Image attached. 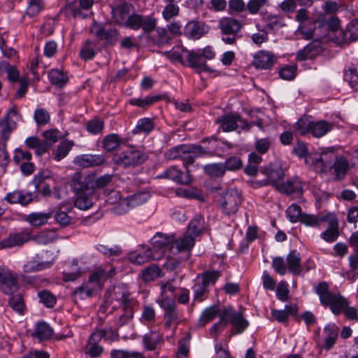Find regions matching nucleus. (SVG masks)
<instances>
[{
	"label": "nucleus",
	"instance_id": "f257e3e1",
	"mask_svg": "<svg viewBox=\"0 0 358 358\" xmlns=\"http://www.w3.org/2000/svg\"><path fill=\"white\" fill-rule=\"evenodd\" d=\"M113 303H114L112 308L118 312L116 324L117 327H121L128 324L133 318L136 301L127 292L115 291Z\"/></svg>",
	"mask_w": 358,
	"mask_h": 358
},
{
	"label": "nucleus",
	"instance_id": "0eeeda50",
	"mask_svg": "<svg viewBox=\"0 0 358 358\" xmlns=\"http://www.w3.org/2000/svg\"><path fill=\"white\" fill-rule=\"evenodd\" d=\"M157 21V19L151 15L131 13L124 27L135 31L141 28L145 33H150L155 29Z\"/></svg>",
	"mask_w": 358,
	"mask_h": 358
},
{
	"label": "nucleus",
	"instance_id": "c756f323",
	"mask_svg": "<svg viewBox=\"0 0 358 358\" xmlns=\"http://www.w3.org/2000/svg\"><path fill=\"white\" fill-rule=\"evenodd\" d=\"M331 169L333 170V174L336 179L341 180L345 177L349 169V162L345 157H336Z\"/></svg>",
	"mask_w": 358,
	"mask_h": 358
},
{
	"label": "nucleus",
	"instance_id": "a18cd8bd",
	"mask_svg": "<svg viewBox=\"0 0 358 358\" xmlns=\"http://www.w3.org/2000/svg\"><path fill=\"white\" fill-rule=\"evenodd\" d=\"M204 220L201 215L196 216L192 220L187 227L186 233L192 235L194 238L198 236L203 229Z\"/></svg>",
	"mask_w": 358,
	"mask_h": 358
},
{
	"label": "nucleus",
	"instance_id": "6e6d98bb",
	"mask_svg": "<svg viewBox=\"0 0 358 358\" xmlns=\"http://www.w3.org/2000/svg\"><path fill=\"white\" fill-rule=\"evenodd\" d=\"M73 145V143L71 141L67 140L62 141L57 147L54 159L56 161H60L64 158L69 154Z\"/></svg>",
	"mask_w": 358,
	"mask_h": 358
},
{
	"label": "nucleus",
	"instance_id": "4468645a",
	"mask_svg": "<svg viewBox=\"0 0 358 358\" xmlns=\"http://www.w3.org/2000/svg\"><path fill=\"white\" fill-rule=\"evenodd\" d=\"M225 320L232 326V334H242L248 327V321L244 318L242 312H237L232 309H226L224 311Z\"/></svg>",
	"mask_w": 358,
	"mask_h": 358
},
{
	"label": "nucleus",
	"instance_id": "69168bd1",
	"mask_svg": "<svg viewBox=\"0 0 358 358\" xmlns=\"http://www.w3.org/2000/svg\"><path fill=\"white\" fill-rule=\"evenodd\" d=\"M220 271H208L201 274V282L205 284L208 287L215 282L220 277Z\"/></svg>",
	"mask_w": 358,
	"mask_h": 358
},
{
	"label": "nucleus",
	"instance_id": "c03bdc74",
	"mask_svg": "<svg viewBox=\"0 0 358 358\" xmlns=\"http://www.w3.org/2000/svg\"><path fill=\"white\" fill-rule=\"evenodd\" d=\"M45 8L44 0H29L25 15L30 17L37 16Z\"/></svg>",
	"mask_w": 358,
	"mask_h": 358
},
{
	"label": "nucleus",
	"instance_id": "473e14b6",
	"mask_svg": "<svg viewBox=\"0 0 358 358\" xmlns=\"http://www.w3.org/2000/svg\"><path fill=\"white\" fill-rule=\"evenodd\" d=\"M195 238L192 235L185 233L182 237L175 240V245L178 252L189 251L194 247Z\"/></svg>",
	"mask_w": 358,
	"mask_h": 358
},
{
	"label": "nucleus",
	"instance_id": "6e6552de",
	"mask_svg": "<svg viewBox=\"0 0 358 358\" xmlns=\"http://www.w3.org/2000/svg\"><path fill=\"white\" fill-rule=\"evenodd\" d=\"M19 109L17 106L13 105L6 115L0 120V136L6 141L12 131L17 127V122L20 119Z\"/></svg>",
	"mask_w": 358,
	"mask_h": 358
},
{
	"label": "nucleus",
	"instance_id": "4c0bfd02",
	"mask_svg": "<svg viewBox=\"0 0 358 358\" xmlns=\"http://www.w3.org/2000/svg\"><path fill=\"white\" fill-rule=\"evenodd\" d=\"M99 341H94L92 339V334L88 338L87 343L84 348L85 354L90 356L92 358L99 357L103 352L102 346L98 345Z\"/></svg>",
	"mask_w": 358,
	"mask_h": 358
},
{
	"label": "nucleus",
	"instance_id": "052dcab7",
	"mask_svg": "<svg viewBox=\"0 0 358 358\" xmlns=\"http://www.w3.org/2000/svg\"><path fill=\"white\" fill-rule=\"evenodd\" d=\"M268 4V0H249L246 3V10L250 14L256 15Z\"/></svg>",
	"mask_w": 358,
	"mask_h": 358
},
{
	"label": "nucleus",
	"instance_id": "72a5a7b5",
	"mask_svg": "<svg viewBox=\"0 0 358 358\" xmlns=\"http://www.w3.org/2000/svg\"><path fill=\"white\" fill-rule=\"evenodd\" d=\"M327 213H319L317 215L303 214L300 222L308 227H317L321 223L326 222Z\"/></svg>",
	"mask_w": 358,
	"mask_h": 358
},
{
	"label": "nucleus",
	"instance_id": "0e129e2a",
	"mask_svg": "<svg viewBox=\"0 0 358 358\" xmlns=\"http://www.w3.org/2000/svg\"><path fill=\"white\" fill-rule=\"evenodd\" d=\"M160 273L161 270L157 266L152 265L143 270L142 278L145 282L152 281L159 277Z\"/></svg>",
	"mask_w": 358,
	"mask_h": 358
},
{
	"label": "nucleus",
	"instance_id": "09e8293b",
	"mask_svg": "<svg viewBox=\"0 0 358 358\" xmlns=\"http://www.w3.org/2000/svg\"><path fill=\"white\" fill-rule=\"evenodd\" d=\"M167 3L162 11V16L165 20L169 21L177 16L179 13V6L174 3L175 0H164Z\"/></svg>",
	"mask_w": 358,
	"mask_h": 358
},
{
	"label": "nucleus",
	"instance_id": "bb28decb",
	"mask_svg": "<svg viewBox=\"0 0 358 358\" xmlns=\"http://www.w3.org/2000/svg\"><path fill=\"white\" fill-rule=\"evenodd\" d=\"M189 150L187 154H183L180 159L183 161V165L185 166L186 170L188 166L192 164L194 162L195 157H201L206 155L208 152L201 145H189Z\"/></svg>",
	"mask_w": 358,
	"mask_h": 358
},
{
	"label": "nucleus",
	"instance_id": "b1692460",
	"mask_svg": "<svg viewBox=\"0 0 358 358\" xmlns=\"http://www.w3.org/2000/svg\"><path fill=\"white\" fill-rule=\"evenodd\" d=\"M131 6L126 3L112 7V19L116 24L124 27L131 14Z\"/></svg>",
	"mask_w": 358,
	"mask_h": 358
},
{
	"label": "nucleus",
	"instance_id": "f3484780",
	"mask_svg": "<svg viewBox=\"0 0 358 358\" xmlns=\"http://www.w3.org/2000/svg\"><path fill=\"white\" fill-rule=\"evenodd\" d=\"M209 30V26L205 23L196 20H191L185 25L184 32L188 38L198 40L206 34Z\"/></svg>",
	"mask_w": 358,
	"mask_h": 358
},
{
	"label": "nucleus",
	"instance_id": "423d86ee",
	"mask_svg": "<svg viewBox=\"0 0 358 358\" xmlns=\"http://www.w3.org/2000/svg\"><path fill=\"white\" fill-rule=\"evenodd\" d=\"M94 0H66L65 6L60 10L66 16L86 18L91 13Z\"/></svg>",
	"mask_w": 358,
	"mask_h": 358
},
{
	"label": "nucleus",
	"instance_id": "3c124183",
	"mask_svg": "<svg viewBox=\"0 0 358 358\" xmlns=\"http://www.w3.org/2000/svg\"><path fill=\"white\" fill-rule=\"evenodd\" d=\"M34 199V197L32 193H25L20 191L8 193L5 197L7 201H32Z\"/></svg>",
	"mask_w": 358,
	"mask_h": 358
},
{
	"label": "nucleus",
	"instance_id": "ddd939ff",
	"mask_svg": "<svg viewBox=\"0 0 358 358\" xmlns=\"http://www.w3.org/2000/svg\"><path fill=\"white\" fill-rule=\"evenodd\" d=\"M220 127L225 132L232 131L238 129H249L248 123L238 115L229 114L216 120Z\"/></svg>",
	"mask_w": 358,
	"mask_h": 358
},
{
	"label": "nucleus",
	"instance_id": "412c9836",
	"mask_svg": "<svg viewBox=\"0 0 358 358\" xmlns=\"http://www.w3.org/2000/svg\"><path fill=\"white\" fill-rule=\"evenodd\" d=\"M105 158L102 155H80L76 156L73 159V164L83 167L90 168L102 164Z\"/></svg>",
	"mask_w": 358,
	"mask_h": 358
},
{
	"label": "nucleus",
	"instance_id": "c85d7f7f",
	"mask_svg": "<svg viewBox=\"0 0 358 358\" xmlns=\"http://www.w3.org/2000/svg\"><path fill=\"white\" fill-rule=\"evenodd\" d=\"M30 239V234L26 232H20L12 234L1 241L3 248H13L21 245Z\"/></svg>",
	"mask_w": 358,
	"mask_h": 358
},
{
	"label": "nucleus",
	"instance_id": "603ef678",
	"mask_svg": "<svg viewBox=\"0 0 358 358\" xmlns=\"http://www.w3.org/2000/svg\"><path fill=\"white\" fill-rule=\"evenodd\" d=\"M52 264V262H36L35 261H31L24 265L23 271L24 273L36 272L49 268Z\"/></svg>",
	"mask_w": 358,
	"mask_h": 358
},
{
	"label": "nucleus",
	"instance_id": "9d476101",
	"mask_svg": "<svg viewBox=\"0 0 358 358\" xmlns=\"http://www.w3.org/2000/svg\"><path fill=\"white\" fill-rule=\"evenodd\" d=\"M145 159V156L140 150L129 148L117 154L115 157V162L117 165L128 167L141 164Z\"/></svg>",
	"mask_w": 358,
	"mask_h": 358
},
{
	"label": "nucleus",
	"instance_id": "774afa93",
	"mask_svg": "<svg viewBox=\"0 0 358 358\" xmlns=\"http://www.w3.org/2000/svg\"><path fill=\"white\" fill-rule=\"evenodd\" d=\"M34 118L38 125H45L50 121V115L45 108H37L34 111Z\"/></svg>",
	"mask_w": 358,
	"mask_h": 358
},
{
	"label": "nucleus",
	"instance_id": "20e7f679",
	"mask_svg": "<svg viewBox=\"0 0 358 358\" xmlns=\"http://www.w3.org/2000/svg\"><path fill=\"white\" fill-rule=\"evenodd\" d=\"M334 127V122L325 120L309 121L306 119H299L296 123L295 129L301 135L310 134L313 137L321 138L331 131Z\"/></svg>",
	"mask_w": 358,
	"mask_h": 358
},
{
	"label": "nucleus",
	"instance_id": "79ce46f5",
	"mask_svg": "<svg viewBox=\"0 0 358 358\" xmlns=\"http://www.w3.org/2000/svg\"><path fill=\"white\" fill-rule=\"evenodd\" d=\"M176 194L179 197L186 199H194L199 201L204 200L203 192L199 189H185L182 188H178L176 191Z\"/></svg>",
	"mask_w": 358,
	"mask_h": 358
},
{
	"label": "nucleus",
	"instance_id": "8fccbe9b",
	"mask_svg": "<svg viewBox=\"0 0 358 358\" xmlns=\"http://www.w3.org/2000/svg\"><path fill=\"white\" fill-rule=\"evenodd\" d=\"M219 313L220 308L217 306H210L203 311L199 322L202 325H205L215 318Z\"/></svg>",
	"mask_w": 358,
	"mask_h": 358
},
{
	"label": "nucleus",
	"instance_id": "864d4df0",
	"mask_svg": "<svg viewBox=\"0 0 358 358\" xmlns=\"http://www.w3.org/2000/svg\"><path fill=\"white\" fill-rule=\"evenodd\" d=\"M344 37L346 40H358V18L352 20L347 25L344 31Z\"/></svg>",
	"mask_w": 358,
	"mask_h": 358
},
{
	"label": "nucleus",
	"instance_id": "2eb2a0df",
	"mask_svg": "<svg viewBox=\"0 0 358 358\" xmlns=\"http://www.w3.org/2000/svg\"><path fill=\"white\" fill-rule=\"evenodd\" d=\"M336 158V155L333 151L327 150L322 152L320 155L310 156L306 161L311 160L317 171L325 172L331 168L332 163L334 162Z\"/></svg>",
	"mask_w": 358,
	"mask_h": 358
},
{
	"label": "nucleus",
	"instance_id": "e2e57ef3",
	"mask_svg": "<svg viewBox=\"0 0 358 358\" xmlns=\"http://www.w3.org/2000/svg\"><path fill=\"white\" fill-rule=\"evenodd\" d=\"M119 144L120 138L116 134L107 135L103 141V148L108 151H112L116 149Z\"/></svg>",
	"mask_w": 358,
	"mask_h": 358
},
{
	"label": "nucleus",
	"instance_id": "6ab92c4d",
	"mask_svg": "<svg viewBox=\"0 0 358 358\" xmlns=\"http://www.w3.org/2000/svg\"><path fill=\"white\" fill-rule=\"evenodd\" d=\"M326 222H328V228L321 234L320 236L325 241L332 243L339 236L338 220L335 214L328 213Z\"/></svg>",
	"mask_w": 358,
	"mask_h": 358
},
{
	"label": "nucleus",
	"instance_id": "37998d69",
	"mask_svg": "<svg viewBox=\"0 0 358 358\" xmlns=\"http://www.w3.org/2000/svg\"><path fill=\"white\" fill-rule=\"evenodd\" d=\"M50 83L59 87H63L68 82V76L61 70L52 69L48 74Z\"/></svg>",
	"mask_w": 358,
	"mask_h": 358
},
{
	"label": "nucleus",
	"instance_id": "c9c22d12",
	"mask_svg": "<svg viewBox=\"0 0 358 358\" xmlns=\"http://www.w3.org/2000/svg\"><path fill=\"white\" fill-rule=\"evenodd\" d=\"M155 259L152 255V250L148 248L146 250L139 252H131L129 255V259L131 262L135 264H143L150 259Z\"/></svg>",
	"mask_w": 358,
	"mask_h": 358
},
{
	"label": "nucleus",
	"instance_id": "bf43d9fd",
	"mask_svg": "<svg viewBox=\"0 0 358 358\" xmlns=\"http://www.w3.org/2000/svg\"><path fill=\"white\" fill-rule=\"evenodd\" d=\"M94 294V289L92 288L88 284H83L78 287L73 291V295L76 299L83 300L87 298L91 297Z\"/></svg>",
	"mask_w": 358,
	"mask_h": 358
},
{
	"label": "nucleus",
	"instance_id": "f8f14e48",
	"mask_svg": "<svg viewBox=\"0 0 358 358\" xmlns=\"http://www.w3.org/2000/svg\"><path fill=\"white\" fill-rule=\"evenodd\" d=\"M90 32L99 40L105 41L110 45H114L119 37V31L116 28L107 27L96 22H94L91 25Z\"/></svg>",
	"mask_w": 358,
	"mask_h": 358
},
{
	"label": "nucleus",
	"instance_id": "cd10ccee",
	"mask_svg": "<svg viewBox=\"0 0 358 358\" xmlns=\"http://www.w3.org/2000/svg\"><path fill=\"white\" fill-rule=\"evenodd\" d=\"M287 263L289 271L294 275H299L302 271L303 267L301 264L300 253L296 250L290 251L287 255Z\"/></svg>",
	"mask_w": 358,
	"mask_h": 358
},
{
	"label": "nucleus",
	"instance_id": "f03ea898",
	"mask_svg": "<svg viewBox=\"0 0 358 358\" xmlns=\"http://www.w3.org/2000/svg\"><path fill=\"white\" fill-rule=\"evenodd\" d=\"M315 292L319 296L320 303L324 306H329L331 312L338 315L343 313L348 305V300L339 294L329 292L327 282H320L315 287Z\"/></svg>",
	"mask_w": 358,
	"mask_h": 358
},
{
	"label": "nucleus",
	"instance_id": "de8ad7c7",
	"mask_svg": "<svg viewBox=\"0 0 358 358\" xmlns=\"http://www.w3.org/2000/svg\"><path fill=\"white\" fill-rule=\"evenodd\" d=\"M155 127L154 120L149 117H143L137 122L135 128V134L145 133L149 134L151 132Z\"/></svg>",
	"mask_w": 358,
	"mask_h": 358
},
{
	"label": "nucleus",
	"instance_id": "ea45409f",
	"mask_svg": "<svg viewBox=\"0 0 358 358\" xmlns=\"http://www.w3.org/2000/svg\"><path fill=\"white\" fill-rule=\"evenodd\" d=\"M200 275L197 276V281L192 287L194 292V300L201 302L208 297V287L201 281H199Z\"/></svg>",
	"mask_w": 358,
	"mask_h": 358
},
{
	"label": "nucleus",
	"instance_id": "49530a36",
	"mask_svg": "<svg viewBox=\"0 0 358 358\" xmlns=\"http://www.w3.org/2000/svg\"><path fill=\"white\" fill-rule=\"evenodd\" d=\"M189 148L187 145H180L171 148L164 153V157L168 160L180 159L183 154L189 152Z\"/></svg>",
	"mask_w": 358,
	"mask_h": 358
},
{
	"label": "nucleus",
	"instance_id": "e433bc0d",
	"mask_svg": "<svg viewBox=\"0 0 358 358\" xmlns=\"http://www.w3.org/2000/svg\"><path fill=\"white\" fill-rule=\"evenodd\" d=\"M52 216V212L32 213L29 214L26 220L31 225L39 227L46 224Z\"/></svg>",
	"mask_w": 358,
	"mask_h": 358
},
{
	"label": "nucleus",
	"instance_id": "a211bd4d",
	"mask_svg": "<svg viewBox=\"0 0 358 358\" xmlns=\"http://www.w3.org/2000/svg\"><path fill=\"white\" fill-rule=\"evenodd\" d=\"M275 189L279 192L286 195L299 196L303 193L302 183L297 178L281 182L279 185H277Z\"/></svg>",
	"mask_w": 358,
	"mask_h": 358
},
{
	"label": "nucleus",
	"instance_id": "f704fd0d",
	"mask_svg": "<svg viewBox=\"0 0 358 358\" xmlns=\"http://www.w3.org/2000/svg\"><path fill=\"white\" fill-rule=\"evenodd\" d=\"M143 341L146 349L154 350L162 342V336L159 331H150L144 335Z\"/></svg>",
	"mask_w": 358,
	"mask_h": 358
},
{
	"label": "nucleus",
	"instance_id": "2f4dec72",
	"mask_svg": "<svg viewBox=\"0 0 358 358\" xmlns=\"http://www.w3.org/2000/svg\"><path fill=\"white\" fill-rule=\"evenodd\" d=\"M53 334L52 327L45 322H38L34 329L33 336L40 341L50 339Z\"/></svg>",
	"mask_w": 358,
	"mask_h": 358
},
{
	"label": "nucleus",
	"instance_id": "1a4fd4ad",
	"mask_svg": "<svg viewBox=\"0 0 358 358\" xmlns=\"http://www.w3.org/2000/svg\"><path fill=\"white\" fill-rule=\"evenodd\" d=\"M0 289L7 295H12L18 292V277L5 266H0Z\"/></svg>",
	"mask_w": 358,
	"mask_h": 358
},
{
	"label": "nucleus",
	"instance_id": "680f3d73",
	"mask_svg": "<svg viewBox=\"0 0 358 358\" xmlns=\"http://www.w3.org/2000/svg\"><path fill=\"white\" fill-rule=\"evenodd\" d=\"M287 217L291 222L300 221L301 216V207L296 203H293L286 210Z\"/></svg>",
	"mask_w": 358,
	"mask_h": 358
},
{
	"label": "nucleus",
	"instance_id": "a878e982",
	"mask_svg": "<svg viewBox=\"0 0 358 358\" xmlns=\"http://www.w3.org/2000/svg\"><path fill=\"white\" fill-rule=\"evenodd\" d=\"M339 328L334 324H328L324 328V348L331 349L338 337Z\"/></svg>",
	"mask_w": 358,
	"mask_h": 358
},
{
	"label": "nucleus",
	"instance_id": "7ed1b4c3",
	"mask_svg": "<svg viewBox=\"0 0 358 358\" xmlns=\"http://www.w3.org/2000/svg\"><path fill=\"white\" fill-rule=\"evenodd\" d=\"M186 59L188 66L195 70L197 73L208 72L214 73L216 71L209 67L206 59L211 60L215 57V52L211 46H206L196 51H187Z\"/></svg>",
	"mask_w": 358,
	"mask_h": 358
},
{
	"label": "nucleus",
	"instance_id": "a19ab883",
	"mask_svg": "<svg viewBox=\"0 0 358 358\" xmlns=\"http://www.w3.org/2000/svg\"><path fill=\"white\" fill-rule=\"evenodd\" d=\"M108 210L116 215H124L136 207L137 203H109Z\"/></svg>",
	"mask_w": 358,
	"mask_h": 358
},
{
	"label": "nucleus",
	"instance_id": "393cba45",
	"mask_svg": "<svg viewBox=\"0 0 358 358\" xmlns=\"http://www.w3.org/2000/svg\"><path fill=\"white\" fill-rule=\"evenodd\" d=\"M299 308L296 304L291 303L286 305L284 310H271V315L274 320L280 323L287 322L289 316H296L298 313Z\"/></svg>",
	"mask_w": 358,
	"mask_h": 358
},
{
	"label": "nucleus",
	"instance_id": "9b49d317",
	"mask_svg": "<svg viewBox=\"0 0 358 358\" xmlns=\"http://www.w3.org/2000/svg\"><path fill=\"white\" fill-rule=\"evenodd\" d=\"M159 179H168L173 182L184 185H189L193 182V176L189 170L183 172L176 166H171L156 177Z\"/></svg>",
	"mask_w": 358,
	"mask_h": 358
},
{
	"label": "nucleus",
	"instance_id": "4d7b16f0",
	"mask_svg": "<svg viewBox=\"0 0 358 358\" xmlns=\"http://www.w3.org/2000/svg\"><path fill=\"white\" fill-rule=\"evenodd\" d=\"M159 99L160 96L158 95L148 96L143 99H131L129 101V103L132 106H136L140 108H146L158 101Z\"/></svg>",
	"mask_w": 358,
	"mask_h": 358
},
{
	"label": "nucleus",
	"instance_id": "dca6fc26",
	"mask_svg": "<svg viewBox=\"0 0 358 358\" xmlns=\"http://www.w3.org/2000/svg\"><path fill=\"white\" fill-rule=\"evenodd\" d=\"M161 306L164 310L165 327L170 328L172 325L176 327L180 322V317L176 303L171 300L164 299L162 301Z\"/></svg>",
	"mask_w": 358,
	"mask_h": 358
},
{
	"label": "nucleus",
	"instance_id": "338daca9",
	"mask_svg": "<svg viewBox=\"0 0 358 358\" xmlns=\"http://www.w3.org/2000/svg\"><path fill=\"white\" fill-rule=\"evenodd\" d=\"M9 299V306L10 308L20 314H23L24 310V303L22 296L19 294H12Z\"/></svg>",
	"mask_w": 358,
	"mask_h": 358
},
{
	"label": "nucleus",
	"instance_id": "aec40b11",
	"mask_svg": "<svg viewBox=\"0 0 358 358\" xmlns=\"http://www.w3.org/2000/svg\"><path fill=\"white\" fill-rule=\"evenodd\" d=\"M174 236L166 235L162 232H157L151 240L153 249L160 250L163 253L173 247Z\"/></svg>",
	"mask_w": 358,
	"mask_h": 358
},
{
	"label": "nucleus",
	"instance_id": "4be33fe9",
	"mask_svg": "<svg viewBox=\"0 0 358 358\" xmlns=\"http://www.w3.org/2000/svg\"><path fill=\"white\" fill-rule=\"evenodd\" d=\"M275 61V57L272 52L259 50L255 55L252 63L256 69H268L272 67Z\"/></svg>",
	"mask_w": 358,
	"mask_h": 358
},
{
	"label": "nucleus",
	"instance_id": "7c9ffc66",
	"mask_svg": "<svg viewBox=\"0 0 358 358\" xmlns=\"http://www.w3.org/2000/svg\"><path fill=\"white\" fill-rule=\"evenodd\" d=\"M92 339L94 341H101L103 338L106 341L113 342L118 340V334L117 330L112 327H106L104 329H97L92 334Z\"/></svg>",
	"mask_w": 358,
	"mask_h": 358
},
{
	"label": "nucleus",
	"instance_id": "39448f33",
	"mask_svg": "<svg viewBox=\"0 0 358 358\" xmlns=\"http://www.w3.org/2000/svg\"><path fill=\"white\" fill-rule=\"evenodd\" d=\"M243 27L241 22L231 17H222L218 22L222 41L228 45L234 44L238 38V33Z\"/></svg>",
	"mask_w": 358,
	"mask_h": 358
},
{
	"label": "nucleus",
	"instance_id": "5fc2aeb1",
	"mask_svg": "<svg viewBox=\"0 0 358 358\" xmlns=\"http://www.w3.org/2000/svg\"><path fill=\"white\" fill-rule=\"evenodd\" d=\"M344 80L355 91H358V73L355 67H350L344 73Z\"/></svg>",
	"mask_w": 358,
	"mask_h": 358
},
{
	"label": "nucleus",
	"instance_id": "13d9d810",
	"mask_svg": "<svg viewBox=\"0 0 358 358\" xmlns=\"http://www.w3.org/2000/svg\"><path fill=\"white\" fill-rule=\"evenodd\" d=\"M40 302L43 303L47 308H52L56 304L57 299L54 294H52L48 290H42L38 293Z\"/></svg>",
	"mask_w": 358,
	"mask_h": 358
},
{
	"label": "nucleus",
	"instance_id": "5701e85b",
	"mask_svg": "<svg viewBox=\"0 0 358 358\" xmlns=\"http://www.w3.org/2000/svg\"><path fill=\"white\" fill-rule=\"evenodd\" d=\"M263 173L266 176L267 182L264 185L271 184L276 187L277 185L280 183L285 176L284 170L278 164H271L262 171Z\"/></svg>",
	"mask_w": 358,
	"mask_h": 358
},
{
	"label": "nucleus",
	"instance_id": "58836bf2",
	"mask_svg": "<svg viewBox=\"0 0 358 358\" xmlns=\"http://www.w3.org/2000/svg\"><path fill=\"white\" fill-rule=\"evenodd\" d=\"M203 171L212 178H220L225 174L226 167L223 163H213L205 165Z\"/></svg>",
	"mask_w": 358,
	"mask_h": 358
}]
</instances>
